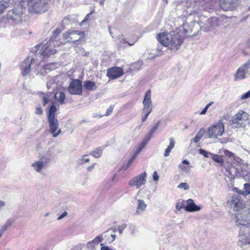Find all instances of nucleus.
<instances>
[{
	"mask_svg": "<svg viewBox=\"0 0 250 250\" xmlns=\"http://www.w3.org/2000/svg\"><path fill=\"white\" fill-rule=\"evenodd\" d=\"M157 39L163 46L168 47L171 50H177L183 42V40L179 34L175 32L170 33L163 32L159 33Z\"/></svg>",
	"mask_w": 250,
	"mask_h": 250,
	"instance_id": "obj_1",
	"label": "nucleus"
},
{
	"mask_svg": "<svg viewBox=\"0 0 250 250\" xmlns=\"http://www.w3.org/2000/svg\"><path fill=\"white\" fill-rule=\"evenodd\" d=\"M60 33L59 29H56L51 39L44 44H41L37 46V49L39 51V54L43 57H48L51 55L54 54L56 52V50L53 47L59 46L62 42H59L57 40L58 36Z\"/></svg>",
	"mask_w": 250,
	"mask_h": 250,
	"instance_id": "obj_2",
	"label": "nucleus"
},
{
	"mask_svg": "<svg viewBox=\"0 0 250 250\" xmlns=\"http://www.w3.org/2000/svg\"><path fill=\"white\" fill-rule=\"evenodd\" d=\"M192 16L194 17V22H196L200 25L206 32L212 30L218 25L217 19L214 17L208 19L206 22H204V20L205 19V17L202 16L199 11H193L189 14V17Z\"/></svg>",
	"mask_w": 250,
	"mask_h": 250,
	"instance_id": "obj_3",
	"label": "nucleus"
},
{
	"mask_svg": "<svg viewBox=\"0 0 250 250\" xmlns=\"http://www.w3.org/2000/svg\"><path fill=\"white\" fill-rule=\"evenodd\" d=\"M212 158L215 162L224 166L226 169V175L227 177L226 178V181L227 183L228 186L230 190L232 191H234L233 181L234 176L233 174L234 167H233L232 164L229 162L224 163L222 156L218 155L212 154Z\"/></svg>",
	"mask_w": 250,
	"mask_h": 250,
	"instance_id": "obj_4",
	"label": "nucleus"
},
{
	"mask_svg": "<svg viewBox=\"0 0 250 250\" xmlns=\"http://www.w3.org/2000/svg\"><path fill=\"white\" fill-rule=\"evenodd\" d=\"M56 111L57 108L56 106L53 104L50 106L47 114L50 132L52 134L53 137H57L61 133L60 129H59L58 131L56 132L59 127L58 120L55 117Z\"/></svg>",
	"mask_w": 250,
	"mask_h": 250,
	"instance_id": "obj_5",
	"label": "nucleus"
},
{
	"mask_svg": "<svg viewBox=\"0 0 250 250\" xmlns=\"http://www.w3.org/2000/svg\"><path fill=\"white\" fill-rule=\"evenodd\" d=\"M224 125L221 120L214 123L207 130L208 136L210 139H217L223 135L224 132Z\"/></svg>",
	"mask_w": 250,
	"mask_h": 250,
	"instance_id": "obj_6",
	"label": "nucleus"
},
{
	"mask_svg": "<svg viewBox=\"0 0 250 250\" xmlns=\"http://www.w3.org/2000/svg\"><path fill=\"white\" fill-rule=\"evenodd\" d=\"M23 9L21 6H18L12 10H9L7 14L8 20L13 23H18L21 21Z\"/></svg>",
	"mask_w": 250,
	"mask_h": 250,
	"instance_id": "obj_7",
	"label": "nucleus"
},
{
	"mask_svg": "<svg viewBox=\"0 0 250 250\" xmlns=\"http://www.w3.org/2000/svg\"><path fill=\"white\" fill-rule=\"evenodd\" d=\"M46 0H34L28 4L31 12L39 13L44 12L47 8Z\"/></svg>",
	"mask_w": 250,
	"mask_h": 250,
	"instance_id": "obj_8",
	"label": "nucleus"
},
{
	"mask_svg": "<svg viewBox=\"0 0 250 250\" xmlns=\"http://www.w3.org/2000/svg\"><path fill=\"white\" fill-rule=\"evenodd\" d=\"M49 159L44 155L42 156L40 159L35 161L31 165L34 171L39 173H42L47 167V164L49 162Z\"/></svg>",
	"mask_w": 250,
	"mask_h": 250,
	"instance_id": "obj_9",
	"label": "nucleus"
},
{
	"mask_svg": "<svg viewBox=\"0 0 250 250\" xmlns=\"http://www.w3.org/2000/svg\"><path fill=\"white\" fill-rule=\"evenodd\" d=\"M83 36V32L71 30L63 34V39L66 40V42H75L82 39Z\"/></svg>",
	"mask_w": 250,
	"mask_h": 250,
	"instance_id": "obj_10",
	"label": "nucleus"
},
{
	"mask_svg": "<svg viewBox=\"0 0 250 250\" xmlns=\"http://www.w3.org/2000/svg\"><path fill=\"white\" fill-rule=\"evenodd\" d=\"M242 161L241 159L235 158V177H242L247 179L248 177V172L247 170V167Z\"/></svg>",
	"mask_w": 250,
	"mask_h": 250,
	"instance_id": "obj_11",
	"label": "nucleus"
},
{
	"mask_svg": "<svg viewBox=\"0 0 250 250\" xmlns=\"http://www.w3.org/2000/svg\"><path fill=\"white\" fill-rule=\"evenodd\" d=\"M146 173L144 172L132 178L128 182V185L130 186H135L136 188L139 189L141 187L144 185L146 183Z\"/></svg>",
	"mask_w": 250,
	"mask_h": 250,
	"instance_id": "obj_12",
	"label": "nucleus"
},
{
	"mask_svg": "<svg viewBox=\"0 0 250 250\" xmlns=\"http://www.w3.org/2000/svg\"><path fill=\"white\" fill-rule=\"evenodd\" d=\"M37 63V61L32 58L27 57L21 63L20 68L21 74L23 76H25L29 74L31 71V65Z\"/></svg>",
	"mask_w": 250,
	"mask_h": 250,
	"instance_id": "obj_13",
	"label": "nucleus"
},
{
	"mask_svg": "<svg viewBox=\"0 0 250 250\" xmlns=\"http://www.w3.org/2000/svg\"><path fill=\"white\" fill-rule=\"evenodd\" d=\"M68 91L71 94L82 95V85L81 81L78 79L72 80L68 87Z\"/></svg>",
	"mask_w": 250,
	"mask_h": 250,
	"instance_id": "obj_14",
	"label": "nucleus"
},
{
	"mask_svg": "<svg viewBox=\"0 0 250 250\" xmlns=\"http://www.w3.org/2000/svg\"><path fill=\"white\" fill-rule=\"evenodd\" d=\"M248 120V114L241 111L235 115V128L244 127Z\"/></svg>",
	"mask_w": 250,
	"mask_h": 250,
	"instance_id": "obj_15",
	"label": "nucleus"
},
{
	"mask_svg": "<svg viewBox=\"0 0 250 250\" xmlns=\"http://www.w3.org/2000/svg\"><path fill=\"white\" fill-rule=\"evenodd\" d=\"M123 75V70L120 67H114L107 69V76L111 79L118 78Z\"/></svg>",
	"mask_w": 250,
	"mask_h": 250,
	"instance_id": "obj_16",
	"label": "nucleus"
},
{
	"mask_svg": "<svg viewBox=\"0 0 250 250\" xmlns=\"http://www.w3.org/2000/svg\"><path fill=\"white\" fill-rule=\"evenodd\" d=\"M226 208L228 209L229 215L231 217V219L233 220L234 212V196L233 194H229L228 201L226 205Z\"/></svg>",
	"mask_w": 250,
	"mask_h": 250,
	"instance_id": "obj_17",
	"label": "nucleus"
},
{
	"mask_svg": "<svg viewBox=\"0 0 250 250\" xmlns=\"http://www.w3.org/2000/svg\"><path fill=\"white\" fill-rule=\"evenodd\" d=\"M249 63H245L244 65L240 67L237 70L235 74V80H241L246 77V75L248 74Z\"/></svg>",
	"mask_w": 250,
	"mask_h": 250,
	"instance_id": "obj_18",
	"label": "nucleus"
},
{
	"mask_svg": "<svg viewBox=\"0 0 250 250\" xmlns=\"http://www.w3.org/2000/svg\"><path fill=\"white\" fill-rule=\"evenodd\" d=\"M144 110H151L152 108V103L151 98V91L148 90L146 94L143 102Z\"/></svg>",
	"mask_w": 250,
	"mask_h": 250,
	"instance_id": "obj_19",
	"label": "nucleus"
},
{
	"mask_svg": "<svg viewBox=\"0 0 250 250\" xmlns=\"http://www.w3.org/2000/svg\"><path fill=\"white\" fill-rule=\"evenodd\" d=\"M185 209L188 212H195L199 211L201 209V207L197 206L192 199H189L186 201Z\"/></svg>",
	"mask_w": 250,
	"mask_h": 250,
	"instance_id": "obj_20",
	"label": "nucleus"
},
{
	"mask_svg": "<svg viewBox=\"0 0 250 250\" xmlns=\"http://www.w3.org/2000/svg\"><path fill=\"white\" fill-rule=\"evenodd\" d=\"M137 202L138 204L135 212L136 214H140L146 210L147 205L142 200L138 199Z\"/></svg>",
	"mask_w": 250,
	"mask_h": 250,
	"instance_id": "obj_21",
	"label": "nucleus"
},
{
	"mask_svg": "<svg viewBox=\"0 0 250 250\" xmlns=\"http://www.w3.org/2000/svg\"><path fill=\"white\" fill-rule=\"evenodd\" d=\"M117 40L119 41L118 45L120 47H124L125 46V44L127 43L129 45L132 46L134 44L135 42L137 41V39L135 40V41L132 42H127L123 35H120L117 37Z\"/></svg>",
	"mask_w": 250,
	"mask_h": 250,
	"instance_id": "obj_22",
	"label": "nucleus"
},
{
	"mask_svg": "<svg viewBox=\"0 0 250 250\" xmlns=\"http://www.w3.org/2000/svg\"><path fill=\"white\" fill-rule=\"evenodd\" d=\"M169 144L165 150L164 156L165 157L169 156L172 149L174 147L175 144V139L173 138H170L169 139Z\"/></svg>",
	"mask_w": 250,
	"mask_h": 250,
	"instance_id": "obj_23",
	"label": "nucleus"
},
{
	"mask_svg": "<svg viewBox=\"0 0 250 250\" xmlns=\"http://www.w3.org/2000/svg\"><path fill=\"white\" fill-rule=\"evenodd\" d=\"M36 67L34 68L33 67V70L34 69V72L36 75L40 74L41 75L44 76L47 74L46 72L45 71V70L43 69L42 62H41L39 64L37 63H36Z\"/></svg>",
	"mask_w": 250,
	"mask_h": 250,
	"instance_id": "obj_24",
	"label": "nucleus"
},
{
	"mask_svg": "<svg viewBox=\"0 0 250 250\" xmlns=\"http://www.w3.org/2000/svg\"><path fill=\"white\" fill-rule=\"evenodd\" d=\"M179 168L183 172L186 173H188L190 168L189 161L186 160H183L182 162L180 164Z\"/></svg>",
	"mask_w": 250,
	"mask_h": 250,
	"instance_id": "obj_25",
	"label": "nucleus"
},
{
	"mask_svg": "<svg viewBox=\"0 0 250 250\" xmlns=\"http://www.w3.org/2000/svg\"><path fill=\"white\" fill-rule=\"evenodd\" d=\"M55 99L60 104H64L65 95L62 91H58L55 94Z\"/></svg>",
	"mask_w": 250,
	"mask_h": 250,
	"instance_id": "obj_26",
	"label": "nucleus"
},
{
	"mask_svg": "<svg viewBox=\"0 0 250 250\" xmlns=\"http://www.w3.org/2000/svg\"><path fill=\"white\" fill-rule=\"evenodd\" d=\"M235 190L240 194L246 196L250 193V185L249 184H245L243 190H238L235 188Z\"/></svg>",
	"mask_w": 250,
	"mask_h": 250,
	"instance_id": "obj_27",
	"label": "nucleus"
},
{
	"mask_svg": "<svg viewBox=\"0 0 250 250\" xmlns=\"http://www.w3.org/2000/svg\"><path fill=\"white\" fill-rule=\"evenodd\" d=\"M83 85L85 88L89 91H94L96 90L97 88L96 83L90 81H86L84 82Z\"/></svg>",
	"mask_w": 250,
	"mask_h": 250,
	"instance_id": "obj_28",
	"label": "nucleus"
},
{
	"mask_svg": "<svg viewBox=\"0 0 250 250\" xmlns=\"http://www.w3.org/2000/svg\"><path fill=\"white\" fill-rule=\"evenodd\" d=\"M104 237L105 238L106 241L109 243L113 242L116 238V235L114 233H111L109 232V230H108L104 233Z\"/></svg>",
	"mask_w": 250,
	"mask_h": 250,
	"instance_id": "obj_29",
	"label": "nucleus"
},
{
	"mask_svg": "<svg viewBox=\"0 0 250 250\" xmlns=\"http://www.w3.org/2000/svg\"><path fill=\"white\" fill-rule=\"evenodd\" d=\"M160 125V121H158L156 124H155L150 129V130L148 133L147 135L146 136V139L147 141H148L153 134L155 132L156 130L158 128L159 125Z\"/></svg>",
	"mask_w": 250,
	"mask_h": 250,
	"instance_id": "obj_30",
	"label": "nucleus"
},
{
	"mask_svg": "<svg viewBox=\"0 0 250 250\" xmlns=\"http://www.w3.org/2000/svg\"><path fill=\"white\" fill-rule=\"evenodd\" d=\"M9 5V0H0V14L2 13Z\"/></svg>",
	"mask_w": 250,
	"mask_h": 250,
	"instance_id": "obj_31",
	"label": "nucleus"
},
{
	"mask_svg": "<svg viewBox=\"0 0 250 250\" xmlns=\"http://www.w3.org/2000/svg\"><path fill=\"white\" fill-rule=\"evenodd\" d=\"M103 152V149L101 147L96 148L92 152L91 154L95 158H98L101 156Z\"/></svg>",
	"mask_w": 250,
	"mask_h": 250,
	"instance_id": "obj_32",
	"label": "nucleus"
},
{
	"mask_svg": "<svg viewBox=\"0 0 250 250\" xmlns=\"http://www.w3.org/2000/svg\"><path fill=\"white\" fill-rule=\"evenodd\" d=\"M205 133V129L203 128H202L200 129L195 138L193 139V141L194 143H197L199 141L200 139L203 137V135Z\"/></svg>",
	"mask_w": 250,
	"mask_h": 250,
	"instance_id": "obj_33",
	"label": "nucleus"
},
{
	"mask_svg": "<svg viewBox=\"0 0 250 250\" xmlns=\"http://www.w3.org/2000/svg\"><path fill=\"white\" fill-rule=\"evenodd\" d=\"M43 69L45 70V71L47 73L51 70L54 69L56 67V64L55 63H48L45 65L42 64Z\"/></svg>",
	"mask_w": 250,
	"mask_h": 250,
	"instance_id": "obj_34",
	"label": "nucleus"
},
{
	"mask_svg": "<svg viewBox=\"0 0 250 250\" xmlns=\"http://www.w3.org/2000/svg\"><path fill=\"white\" fill-rule=\"evenodd\" d=\"M12 224L11 221H8L6 223L1 227L0 231L4 233L8 228H9Z\"/></svg>",
	"mask_w": 250,
	"mask_h": 250,
	"instance_id": "obj_35",
	"label": "nucleus"
},
{
	"mask_svg": "<svg viewBox=\"0 0 250 250\" xmlns=\"http://www.w3.org/2000/svg\"><path fill=\"white\" fill-rule=\"evenodd\" d=\"M151 110L143 109L142 114H143V115L142 118V122H144L146 121L148 116L151 113Z\"/></svg>",
	"mask_w": 250,
	"mask_h": 250,
	"instance_id": "obj_36",
	"label": "nucleus"
},
{
	"mask_svg": "<svg viewBox=\"0 0 250 250\" xmlns=\"http://www.w3.org/2000/svg\"><path fill=\"white\" fill-rule=\"evenodd\" d=\"M177 188L179 189H183L185 190H188L189 188V186L187 183H180Z\"/></svg>",
	"mask_w": 250,
	"mask_h": 250,
	"instance_id": "obj_37",
	"label": "nucleus"
},
{
	"mask_svg": "<svg viewBox=\"0 0 250 250\" xmlns=\"http://www.w3.org/2000/svg\"><path fill=\"white\" fill-rule=\"evenodd\" d=\"M96 246L95 243L90 241L87 243L86 249L87 250H95Z\"/></svg>",
	"mask_w": 250,
	"mask_h": 250,
	"instance_id": "obj_38",
	"label": "nucleus"
},
{
	"mask_svg": "<svg viewBox=\"0 0 250 250\" xmlns=\"http://www.w3.org/2000/svg\"><path fill=\"white\" fill-rule=\"evenodd\" d=\"M199 153L200 154L203 155L205 158H208V157H209V155H211V156L212 155V153H211L208 151H207L203 149H200L199 150Z\"/></svg>",
	"mask_w": 250,
	"mask_h": 250,
	"instance_id": "obj_39",
	"label": "nucleus"
},
{
	"mask_svg": "<svg viewBox=\"0 0 250 250\" xmlns=\"http://www.w3.org/2000/svg\"><path fill=\"white\" fill-rule=\"evenodd\" d=\"M103 235H100L97 236L94 239L91 241L93 243H95L97 246L102 242L103 240Z\"/></svg>",
	"mask_w": 250,
	"mask_h": 250,
	"instance_id": "obj_40",
	"label": "nucleus"
},
{
	"mask_svg": "<svg viewBox=\"0 0 250 250\" xmlns=\"http://www.w3.org/2000/svg\"><path fill=\"white\" fill-rule=\"evenodd\" d=\"M213 104V102H211L210 103H209L206 106L204 107V108L203 109V110L200 112V115H204L206 113L208 108H209V107Z\"/></svg>",
	"mask_w": 250,
	"mask_h": 250,
	"instance_id": "obj_41",
	"label": "nucleus"
},
{
	"mask_svg": "<svg viewBox=\"0 0 250 250\" xmlns=\"http://www.w3.org/2000/svg\"><path fill=\"white\" fill-rule=\"evenodd\" d=\"M249 98H250V90L247 92L243 94L241 97V99L244 100Z\"/></svg>",
	"mask_w": 250,
	"mask_h": 250,
	"instance_id": "obj_42",
	"label": "nucleus"
},
{
	"mask_svg": "<svg viewBox=\"0 0 250 250\" xmlns=\"http://www.w3.org/2000/svg\"><path fill=\"white\" fill-rule=\"evenodd\" d=\"M126 227V225L125 224H123L118 227V230H119V233L120 234H122L123 233V231L125 229Z\"/></svg>",
	"mask_w": 250,
	"mask_h": 250,
	"instance_id": "obj_43",
	"label": "nucleus"
},
{
	"mask_svg": "<svg viewBox=\"0 0 250 250\" xmlns=\"http://www.w3.org/2000/svg\"><path fill=\"white\" fill-rule=\"evenodd\" d=\"M113 109V106L110 105L107 109L104 115L105 116H108L112 112Z\"/></svg>",
	"mask_w": 250,
	"mask_h": 250,
	"instance_id": "obj_44",
	"label": "nucleus"
},
{
	"mask_svg": "<svg viewBox=\"0 0 250 250\" xmlns=\"http://www.w3.org/2000/svg\"><path fill=\"white\" fill-rule=\"evenodd\" d=\"M145 145L146 143H145L144 142L142 143L140 146L138 147L137 150H136L135 152L139 154L141 151H142L143 148L145 146Z\"/></svg>",
	"mask_w": 250,
	"mask_h": 250,
	"instance_id": "obj_45",
	"label": "nucleus"
},
{
	"mask_svg": "<svg viewBox=\"0 0 250 250\" xmlns=\"http://www.w3.org/2000/svg\"><path fill=\"white\" fill-rule=\"evenodd\" d=\"M68 214V213L66 211H64L61 215H60L58 218H57L58 220H60L66 216Z\"/></svg>",
	"mask_w": 250,
	"mask_h": 250,
	"instance_id": "obj_46",
	"label": "nucleus"
},
{
	"mask_svg": "<svg viewBox=\"0 0 250 250\" xmlns=\"http://www.w3.org/2000/svg\"><path fill=\"white\" fill-rule=\"evenodd\" d=\"M159 176L157 171H154L153 174V179L155 181H158Z\"/></svg>",
	"mask_w": 250,
	"mask_h": 250,
	"instance_id": "obj_47",
	"label": "nucleus"
},
{
	"mask_svg": "<svg viewBox=\"0 0 250 250\" xmlns=\"http://www.w3.org/2000/svg\"><path fill=\"white\" fill-rule=\"evenodd\" d=\"M35 114L42 115V110L41 107H37L36 108Z\"/></svg>",
	"mask_w": 250,
	"mask_h": 250,
	"instance_id": "obj_48",
	"label": "nucleus"
},
{
	"mask_svg": "<svg viewBox=\"0 0 250 250\" xmlns=\"http://www.w3.org/2000/svg\"><path fill=\"white\" fill-rule=\"evenodd\" d=\"M49 101V98L47 96H45L44 95L43 97V105L44 106L47 104Z\"/></svg>",
	"mask_w": 250,
	"mask_h": 250,
	"instance_id": "obj_49",
	"label": "nucleus"
},
{
	"mask_svg": "<svg viewBox=\"0 0 250 250\" xmlns=\"http://www.w3.org/2000/svg\"><path fill=\"white\" fill-rule=\"evenodd\" d=\"M184 207V205L182 203H177L176 205V208L177 209L180 210Z\"/></svg>",
	"mask_w": 250,
	"mask_h": 250,
	"instance_id": "obj_50",
	"label": "nucleus"
},
{
	"mask_svg": "<svg viewBox=\"0 0 250 250\" xmlns=\"http://www.w3.org/2000/svg\"><path fill=\"white\" fill-rule=\"evenodd\" d=\"M130 233L132 234H134L136 232V228L134 226H131L130 227Z\"/></svg>",
	"mask_w": 250,
	"mask_h": 250,
	"instance_id": "obj_51",
	"label": "nucleus"
},
{
	"mask_svg": "<svg viewBox=\"0 0 250 250\" xmlns=\"http://www.w3.org/2000/svg\"><path fill=\"white\" fill-rule=\"evenodd\" d=\"M135 160L132 158V157L129 159V160L128 161L127 164H126V169H127L130 165L132 164V163Z\"/></svg>",
	"mask_w": 250,
	"mask_h": 250,
	"instance_id": "obj_52",
	"label": "nucleus"
},
{
	"mask_svg": "<svg viewBox=\"0 0 250 250\" xmlns=\"http://www.w3.org/2000/svg\"><path fill=\"white\" fill-rule=\"evenodd\" d=\"M81 161L82 163H87L89 161V158H85V156H83L81 159Z\"/></svg>",
	"mask_w": 250,
	"mask_h": 250,
	"instance_id": "obj_53",
	"label": "nucleus"
},
{
	"mask_svg": "<svg viewBox=\"0 0 250 250\" xmlns=\"http://www.w3.org/2000/svg\"><path fill=\"white\" fill-rule=\"evenodd\" d=\"M141 63L140 62L135 63L133 65H132V67H135L137 68V70H139L140 68Z\"/></svg>",
	"mask_w": 250,
	"mask_h": 250,
	"instance_id": "obj_54",
	"label": "nucleus"
},
{
	"mask_svg": "<svg viewBox=\"0 0 250 250\" xmlns=\"http://www.w3.org/2000/svg\"><path fill=\"white\" fill-rule=\"evenodd\" d=\"M95 164H93L91 166L87 167V170L88 171H91L94 169Z\"/></svg>",
	"mask_w": 250,
	"mask_h": 250,
	"instance_id": "obj_55",
	"label": "nucleus"
},
{
	"mask_svg": "<svg viewBox=\"0 0 250 250\" xmlns=\"http://www.w3.org/2000/svg\"><path fill=\"white\" fill-rule=\"evenodd\" d=\"M101 250H112L110 249L108 247L102 246L101 249Z\"/></svg>",
	"mask_w": 250,
	"mask_h": 250,
	"instance_id": "obj_56",
	"label": "nucleus"
},
{
	"mask_svg": "<svg viewBox=\"0 0 250 250\" xmlns=\"http://www.w3.org/2000/svg\"><path fill=\"white\" fill-rule=\"evenodd\" d=\"M5 205V203L4 201H0V209L1 208H3V207H4Z\"/></svg>",
	"mask_w": 250,
	"mask_h": 250,
	"instance_id": "obj_57",
	"label": "nucleus"
},
{
	"mask_svg": "<svg viewBox=\"0 0 250 250\" xmlns=\"http://www.w3.org/2000/svg\"><path fill=\"white\" fill-rule=\"evenodd\" d=\"M138 155H139V154H138L135 152L134 154L132 156V158L135 160L136 158V157L138 156Z\"/></svg>",
	"mask_w": 250,
	"mask_h": 250,
	"instance_id": "obj_58",
	"label": "nucleus"
},
{
	"mask_svg": "<svg viewBox=\"0 0 250 250\" xmlns=\"http://www.w3.org/2000/svg\"><path fill=\"white\" fill-rule=\"evenodd\" d=\"M50 214V213L49 212H47L46 213H45L44 214V217H47V216H48Z\"/></svg>",
	"mask_w": 250,
	"mask_h": 250,
	"instance_id": "obj_59",
	"label": "nucleus"
},
{
	"mask_svg": "<svg viewBox=\"0 0 250 250\" xmlns=\"http://www.w3.org/2000/svg\"><path fill=\"white\" fill-rule=\"evenodd\" d=\"M50 84H51V83H50V82H48V83H47V87H48V89L49 88V87H50Z\"/></svg>",
	"mask_w": 250,
	"mask_h": 250,
	"instance_id": "obj_60",
	"label": "nucleus"
},
{
	"mask_svg": "<svg viewBox=\"0 0 250 250\" xmlns=\"http://www.w3.org/2000/svg\"><path fill=\"white\" fill-rule=\"evenodd\" d=\"M89 14H87V16H86V17L84 18V21H86V20L88 19V17H88V16H89Z\"/></svg>",
	"mask_w": 250,
	"mask_h": 250,
	"instance_id": "obj_61",
	"label": "nucleus"
},
{
	"mask_svg": "<svg viewBox=\"0 0 250 250\" xmlns=\"http://www.w3.org/2000/svg\"><path fill=\"white\" fill-rule=\"evenodd\" d=\"M141 189L139 190H138V192H137V195L140 194V193H141Z\"/></svg>",
	"mask_w": 250,
	"mask_h": 250,
	"instance_id": "obj_62",
	"label": "nucleus"
},
{
	"mask_svg": "<svg viewBox=\"0 0 250 250\" xmlns=\"http://www.w3.org/2000/svg\"><path fill=\"white\" fill-rule=\"evenodd\" d=\"M3 232H2L1 231H0V238L1 237V236L3 234Z\"/></svg>",
	"mask_w": 250,
	"mask_h": 250,
	"instance_id": "obj_63",
	"label": "nucleus"
},
{
	"mask_svg": "<svg viewBox=\"0 0 250 250\" xmlns=\"http://www.w3.org/2000/svg\"><path fill=\"white\" fill-rule=\"evenodd\" d=\"M237 204H238V203H236V202H235V208H237Z\"/></svg>",
	"mask_w": 250,
	"mask_h": 250,
	"instance_id": "obj_64",
	"label": "nucleus"
}]
</instances>
